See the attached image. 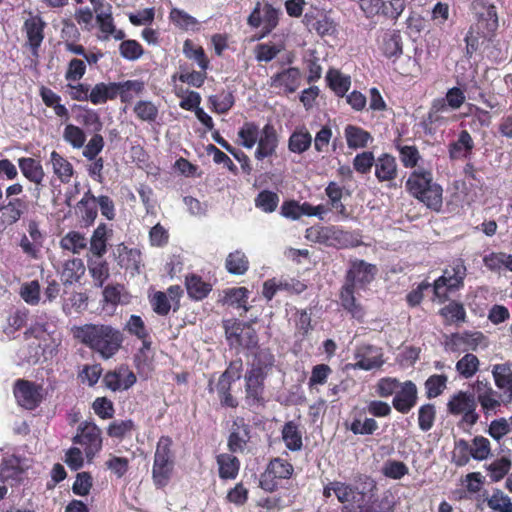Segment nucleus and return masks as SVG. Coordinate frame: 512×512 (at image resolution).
Wrapping results in <instances>:
<instances>
[{"label": "nucleus", "instance_id": "1", "mask_svg": "<svg viewBox=\"0 0 512 512\" xmlns=\"http://www.w3.org/2000/svg\"><path fill=\"white\" fill-rule=\"evenodd\" d=\"M73 337L103 360L113 358L124 343L123 332L103 323H87L72 328Z\"/></svg>", "mask_w": 512, "mask_h": 512}, {"label": "nucleus", "instance_id": "2", "mask_svg": "<svg viewBox=\"0 0 512 512\" xmlns=\"http://www.w3.org/2000/svg\"><path fill=\"white\" fill-rule=\"evenodd\" d=\"M407 192L433 212H440L443 207V188L434 181L429 169H414L406 180Z\"/></svg>", "mask_w": 512, "mask_h": 512}, {"label": "nucleus", "instance_id": "3", "mask_svg": "<svg viewBox=\"0 0 512 512\" xmlns=\"http://www.w3.org/2000/svg\"><path fill=\"white\" fill-rule=\"evenodd\" d=\"M170 436H161L157 442L152 466V480L156 488L166 487L173 475L175 456Z\"/></svg>", "mask_w": 512, "mask_h": 512}, {"label": "nucleus", "instance_id": "4", "mask_svg": "<svg viewBox=\"0 0 512 512\" xmlns=\"http://www.w3.org/2000/svg\"><path fill=\"white\" fill-rule=\"evenodd\" d=\"M467 275V267L462 258L453 259L443 274L433 283V292L440 303L449 299V294L464 287V280Z\"/></svg>", "mask_w": 512, "mask_h": 512}, {"label": "nucleus", "instance_id": "5", "mask_svg": "<svg viewBox=\"0 0 512 512\" xmlns=\"http://www.w3.org/2000/svg\"><path fill=\"white\" fill-rule=\"evenodd\" d=\"M470 11L477 33L484 39L492 40L499 28L497 7L490 0H471Z\"/></svg>", "mask_w": 512, "mask_h": 512}, {"label": "nucleus", "instance_id": "6", "mask_svg": "<svg viewBox=\"0 0 512 512\" xmlns=\"http://www.w3.org/2000/svg\"><path fill=\"white\" fill-rule=\"evenodd\" d=\"M73 443L80 445L86 458L91 461L102 449V431L95 423L84 421L79 424Z\"/></svg>", "mask_w": 512, "mask_h": 512}, {"label": "nucleus", "instance_id": "7", "mask_svg": "<svg viewBox=\"0 0 512 512\" xmlns=\"http://www.w3.org/2000/svg\"><path fill=\"white\" fill-rule=\"evenodd\" d=\"M254 320L249 322L226 320L224 322L225 334L231 345H239L247 349L256 348V330Z\"/></svg>", "mask_w": 512, "mask_h": 512}, {"label": "nucleus", "instance_id": "8", "mask_svg": "<svg viewBox=\"0 0 512 512\" xmlns=\"http://www.w3.org/2000/svg\"><path fill=\"white\" fill-rule=\"evenodd\" d=\"M292 473L293 466L287 460L274 458L258 479V486L265 491L273 492L278 489L281 481L290 478Z\"/></svg>", "mask_w": 512, "mask_h": 512}, {"label": "nucleus", "instance_id": "9", "mask_svg": "<svg viewBox=\"0 0 512 512\" xmlns=\"http://www.w3.org/2000/svg\"><path fill=\"white\" fill-rule=\"evenodd\" d=\"M13 394L19 406L26 410H35L44 400L43 386L26 379H17Z\"/></svg>", "mask_w": 512, "mask_h": 512}, {"label": "nucleus", "instance_id": "10", "mask_svg": "<svg viewBox=\"0 0 512 512\" xmlns=\"http://www.w3.org/2000/svg\"><path fill=\"white\" fill-rule=\"evenodd\" d=\"M476 407L477 402L473 393L468 394L464 391L454 394L447 403L448 412L452 415H462L461 422L470 427L475 425L479 419Z\"/></svg>", "mask_w": 512, "mask_h": 512}, {"label": "nucleus", "instance_id": "11", "mask_svg": "<svg viewBox=\"0 0 512 512\" xmlns=\"http://www.w3.org/2000/svg\"><path fill=\"white\" fill-rule=\"evenodd\" d=\"M473 395L486 416L496 414L502 405L501 394L494 390L487 379H477L472 384Z\"/></svg>", "mask_w": 512, "mask_h": 512}, {"label": "nucleus", "instance_id": "12", "mask_svg": "<svg viewBox=\"0 0 512 512\" xmlns=\"http://www.w3.org/2000/svg\"><path fill=\"white\" fill-rule=\"evenodd\" d=\"M30 202L26 195L21 200H0V233L17 223L29 210Z\"/></svg>", "mask_w": 512, "mask_h": 512}, {"label": "nucleus", "instance_id": "13", "mask_svg": "<svg viewBox=\"0 0 512 512\" xmlns=\"http://www.w3.org/2000/svg\"><path fill=\"white\" fill-rule=\"evenodd\" d=\"M376 273L377 268L374 264L367 263L361 259L351 260L344 283L354 288H363L374 280Z\"/></svg>", "mask_w": 512, "mask_h": 512}, {"label": "nucleus", "instance_id": "14", "mask_svg": "<svg viewBox=\"0 0 512 512\" xmlns=\"http://www.w3.org/2000/svg\"><path fill=\"white\" fill-rule=\"evenodd\" d=\"M45 27L46 22L40 15H30V17L24 21L23 31L26 35L25 46L29 48L31 54L35 57L39 55V49L45 37Z\"/></svg>", "mask_w": 512, "mask_h": 512}, {"label": "nucleus", "instance_id": "15", "mask_svg": "<svg viewBox=\"0 0 512 512\" xmlns=\"http://www.w3.org/2000/svg\"><path fill=\"white\" fill-rule=\"evenodd\" d=\"M136 381V375L127 365H120L103 376L104 386L113 392L128 390Z\"/></svg>", "mask_w": 512, "mask_h": 512}, {"label": "nucleus", "instance_id": "16", "mask_svg": "<svg viewBox=\"0 0 512 512\" xmlns=\"http://www.w3.org/2000/svg\"><path fill=\"white\" fill-rule=\"evenodd\" d=\"M418 402V389L416 384L407 380L401 384L392 399L393 408L401 413L408 414Z\"/></svg>", "mask_w": 512, "mask_h": 512}, {"label": "nucleus", "instance_id": "17", "mask_svg": "<svg viewBox=\"0 0 512 512\" xmlns=\"http://www.w3.org/2000/svg\"><path fill=\"white\" fill-rule=\"evenodd\" d=\"M374 174L379 183H387L389 188L394 186L398 177L396 158L389 153H382L376 158Z\"/></svg>", "mask_w": 512, "mask_h": 512}, {"label": "nucleus", "instance_id": "18", "mask_svg": "<svg viewBox=\"0 0 512 512\" xmlns=\"http://www.w3.org/2000/svg\"><path fill=\"white\" fill-rule=\"evenodd\" d=\"M348 235L347 232L336 227L312 226L306 229V238L312 242L335 246L342 238Z\"/></svg>", "mask_w": 512, "mask_h": 512}, {"label": "nucleus", "instance_id": "19", "mask_svg": "<svg viewBox=\"0 0 512 512\" xmlns=\"http://www.w3.org/2000/svg\"><path fill=\"white\" fill-rule=\"evenodd\" d=\"M281 10L265 3L260 9L258 2V40L270 34L279 24Z\"/></svg>", "mask_w": 512, "mask_h": 512}, {"label": "nucleus", "instance_id": "20", "mask_svg": "<svg viewBox=\"0 0 512 512\" xmlns=\"http://www.w3.org/2000/svg\"><path fill=\"white\" fill-rule=\"evenodd\" d=\"M304 24L309 31H315L319 36H331L336 32V23L327 14L317 11L304 15Z\"/></svg>", "mask_w": 512, "mask_h": 512}, {"label": "nucleus", "instance_id": "21", "mask_svg": "<svg viewBox=\"0 0 512 512\" xmlns=\"http://www.w3.org/2000/svg\"><path fill=\"white\" fill-rule=\"evenodd\" d=\"M76 214L85 227H89L94 224L98 215L97 197H95L91 189H88L83 194L81 200L77 203Z\"/></svg>", "mask_w": 512, "mask_h": 512}, {"label": "nucleus", "instance_id": "22", "mask_svg": "<svg viewBox=\"0 0 512 512\" xmlns=\"http://www.w3.org/2000/svg\"><path fill=\"white\" fill-rule=\"evenodd\" d=\"M355 289L353 286L344 283L340 289L339 298L342 308L351 315L352 318L363 321L365 317V309L355 297Z\"/></svg>", "mask_w": 512, "mask_h": 512}, {"label": "nucleus", "instance_id": "23", "mask_svg": "<svg viewBox=\"0 0 512 512\" xmlns=\"http://www.w3.org/2000/svg\"><path fill=\"white\" fill-rule=\"evenodd\" d=\"M344 137L348 148L351 150L365 149L374 140L369 131L354 124L345 126Z\"/></svg>", "mask_w": 512, "mask_h": 512}, {"label": "nucleus", "instance_id": "24", "mask_svg": "<svg viewBox=\"0 0 512 512\" xmlns=\"http://www.w3.org/2000/svg\"><path fill=\"white\" fill-rule=\"evenodd\" d=\"M184 284L188 297L193 301H202L212 291V284L204 281L200 275L195 273L187 274Z\"/></svg>", "mask_w": 512, "mask_h": 512}, {"label": "nucleus", "instance_id": "25", "mask_svg": "<svg viewBox=\"0 0 512 512\" xmlns=\"http://www.w3.org/2000/svg\"><path fill=\"white\" fill-rule=\"evenodd\" d=\"M278 142L279 135L275 127L271 124H266L260 135L258 134V159L273 155Z\"/></svg>", "mask_w": 512, "mask_h": 512}, {"label": "nucleus", "instance_id": "26", "mask_svg": "<svg viewBox=\"0 0 512 512\" xmlns=\"http://www.w3.org/2000/svg\"><path fill=\"white\" fill-rule=\"evenodd\" d=\"M50 163L52 165L54 175L61 183L68 184L71 182V179L75 174V170L72 163L67 158L54 150L50 154Z\"/></svg>", "mask_w": 512, "mask_h": 512}, {"label": "nucleus", "instance_id": "27", "mask_svg": "<svg viewBox=\"0 0 512 512\" xmlns=\"http://www.w3.org/2000/svg\"><path fill=\"white\" fill-rule=\"evenodd\" d=\"M474 141L467 130H462L456 141L448 146L449 157L451 159L467 158L472 154Z\"/></svg>", "mask_w": 512, "mask_h": 512}, {"label": "nucleus", "instance_id": "28", "mask_svg": "<svg viewBox=\"0 0 512 512\" xmlns=\"http://www.w3.org/2000/svg\"><path fill=\"white\" fill-rule=\"evenodd\" d=\"M18 166L23 176L30 182L40 185L45 177V172L39 160L31 157L18 159Z\"/></svg>", "mask_w": 512, "mask_h": 512}, {"label": "nucleus", "instance_id": "29", "mask_svg": "<svg viewBox=\"0 0 512 512\" xmlns=\"http://www.w3.org/2000/svg\"><path fill=\"white\" fill-rule=\"evenodd\" d=\"M444 325H459L466 322L467 314L464 305L456 300H451L439 310Z\"/></svg>", "mask_w": 512, "mask_h": 512}, {"label": "nucleus", "instance_id": "30", "mask_svg": "<svg viewBox=\"0 0 512 512\" xmlns=\"http://www.w3.org/2000/svg\"><path fill=\"white\" fill-rule=\"evenodd\" d=\"M219 477L222 480H233L238 476L240 461L232 454L222 453L217 455Z\"/></svg>", "mask_w": 512, "mask_h": 512}, {"label": "nucleus", "instance_id": "31", "mask_svg": "<svg viewBox=\"0 0 512 512\" xmlns=\"http://www.w3.org/2000/svg\"><path fill=\"white\" fill-rule=\"evenodd\" d=\"M232 384L233 382L219 376L218 382L216 383L215 387L213 386V380H209L208 391L212 393L216 390V392L218 393L220 403L223 407L236 408L238 406V402L231 394Z\"/></svg>", "mask_w": 512, "mask_h": 512}, {"label": "nucleus", "instance_id": "32", "mask_svg": "<svg viewBox=\"0 0 512 512\" xmlns=\"http://www.w3.org/2000/svg\"><path fill=\"white\" fill-rule=\"evenodd\" d=\"M86 268L84 262L80 258L67 260L61 272V280L64 285H71L78 282L85 274Z\"/></svg>", "mask_w": 512, "mask_h": 512}, {"label": "nucleus", "instance_id": "33", "mask_svg": "<svg viewBox=\"0 0 512 512\" xmlns=\"http://www.w3.org/2000/svg\"><path fill=\"white\" fill-rule=\"evenodd\" d=\"M118 264L126 270L139 272L141 263V252L136 248H128L124 244L118 246Z\"/></svg>", "mask_w": 512, "mask_h": 512}, {"label": "nucleus", "instance_id": "34", "mask_svg": "<svg viewBox=\"0 0 512 512\" xmlns=\"http://www.w3.org/2000/svg\"><path fill=\"white\" fill-rule=\"evenodd\" d=\"M272 80L273 84L283 86L288 92L292 93L300 85L301 72L297 67H290L274 75Z\"/></svg>", "mask_w": 512, "mask_h": 512}, {"label": "nucleus", "instance_id": "35", "mask_svg": "<svg viewBox=\"0 0 512 512\" xmlns=\"http://www.w3.org/2000/svg\"><path fill=\"white\" fill-rule=\"evenodd\" d=\"M334 494L340 503H358L364 499V493L357 486L341 481H334Z\"/></svg>", "mask_w": 512, "mask_h": 512}, {"label": "nucleus", "instance_id": "36", "mask_svg": "<svg viewBox=\"0 0 512 512\" xmlns=\"http://www.w3.org/2000/svg\"><path fill=\"white\" fill-rule=\"evenodd\" d=\"M372 352V346H365L359 349L355 355L357 361L354 367L366 371L381 367L383 365L381 354L370 355Z\"/></svg>", "mask_w": 512, "mask_h": 512}, {"label": "nucleus", "instance_id": "37", "mask_svg": "<svg viewBox=\"0 0 512 512\" xmlns=\"http://www.w3.org/2000/svg\"><path fill=\"white\" fill-rule=\"evenodd\" d=\"M492 375L495 385L508 392L512 398V367L510 363L496 364L493 366Z\"/></svg>", "mask_w": 512, "mask_h": 512}, {"label": "nucleus", "instance_id": "38", "mask_svg": "<svg viewBox=\"0 0 512 512\" xmlns=\"http://www.w3.org/2000/svg\"><path fill=\"white\" fill-rule=\"evenodd\" d=\"M394 146L399 152V159L403 167L408 169H417L421 159L420 152L415 145H402L400 140L394 141Z\"/></svg>", "mask_w": 512, "mask_h": 512}, {"label": "nucleus", "instance_id": "39", "mask_svg": "<svg viewBox=\"0 0 512 512\" xmlns=\"http://www.w3.org/2000/svg\"><path fill=\"white\" fill-rule=\"evenodd\" d=\"M183 53L186 58L195 61L201 70H208L210 60L202 46L194 44L190 39L184 41Z\"/></svg>", "mask_w": 512, "mask_h": 512}, {"label": "nucleus", "instance_id": "40", "mask_svg": "<svg viewBox=\"0 0 512 512\" xmlns=\"http://www.w3.org/2000/svg\"><path fill=\"white\" fill-rule=\"evenodd\" d=\"M249 291L245 287L231 288L225 291L224 303L242 309L240 316L247 313L250 307L247 306Z\"/></svg>", "mask_w": 512, "mask_h": 512}, {"label": "nucleus", "instance_id": "41", "mask_svg": "<svg viewBox=\"0 0 512 512\" xmlns=\"http://www.w3.org/2000/svg\"><path fill=\"white\" fill-rule=\"evenodd\" d=\"M22 475L23 470L15 460H3L0 466V481L14 486L21 482Z\"/></svg>", "mask_w": 512, "mask_h": 512}, {"label": "nucleus", "instance_id": "42", "mask_svg": "<svg viewBox=\"0 0 512 512\" xmlns=\"http://www.w3.org/2000/svg\"><path fill=\"white\" fill-rule=\"evenodd\" d=\"M107 233L108 229L106 224L101 223L92 234L90 240V251L98 258H102L107 252Z\"/></svg>", "mask_w": 512, "mask_h": 512}, {"label": "nucleus", "instance_id": "43", "mask_svg": "<svg viewBox=\"0 0 512 512\" xmlns=\"http://www.w3.org/2000/svg\"><path fill=\"white\" fill-rule=\"evenodd\" d=\"M282 439L286 447L291 451H298L303 446L301 432L298 429V425L293 421H289L283 426Z\"/></svg>", "mask_w": 512, "mask_h": 512}, {"label": "nucleus", "instance_id": "44", "mask_svg": "<svg viewBox=\"0 0 512 512\" xmlns=\"http://www.w3.org/2000/svg\"><path fill=\"white\" fill-rule=\"evenodd\" d=\"M145 90V83L142 80H126L120 82L119 98L121 103L128 104L136 96L141 95Z\"/></svg>", "mask_w": 512, "mask_h": 512}, {"label": "nucleus", "instance_id": "45", "mask_svg": "<svg viewBox=\"0 0 512 512\" xmlns=\"http://www.w3.org/2000/svg\"><path fill=\"white\" fill-rule=\"evenodd\" d=\"M326 80L329 87L338 97H344L351 86L350 77L342 75L337 70H329L326 75Z\"/></svg>", "mask_w": 512, "mask_h": 512}, {"label": "nucleus", "instance_id": "46", "mask_svg": "<svg viewBox=\"0 0 512 512\" xmlns=\"http://www.w3.org/2000/svg\"><path fill=\"white\" fill-rule=\"evenodd\" d=\"M225 267L230 274L242 275L248 270L249 261L243 252L236 250L228 254Z\"/></svg>", "mask_w": 512, "mask_h": 512}, {"label": "nucleus", "instance_id": "47", "mask_svg": "<svg viewBox=\"0 0 512 512\" xmlns=\"http://www.w3.org/2000/svg\"><path fill=\"white\" fill-rule=\"evenodd\" d=\"M87 246V239L78 231H69L60 240V247L74 254L80 253Z\"/></svg>", "mask_w": 512, "mask_h": 512}, {"label": "nucleus", "instance_id": "48", "mask_svg": "<svg viewBox=\"0 0 512 512\" xmlns=\"http://www.w3.org/2000/svg\"><path fill=\"white\" fill-rule=\"evenodd\" d=\"M311 143L312 137L307 130H296L289 137L288 148L293 153L301 154L310 148Z\"/></svg>", "mask_w": 512, "mask_h": 512}, {"label": "nucleus", "instance_id": "49", "mask_svg": "<svg viewBox=\"0 0 512 512\" xmlns=\"http://www.w3.org/2000/svg\"><path fill=\"white\" fill-rule=\"evenodd\" d=\"M103 368L101 364H85L78 371L77 378L81 384L88 385L89 387H94L100 377L102 376Z\"/></svg>", "mask_w": 512, "mask_h": 512}, {"label": "nucleus", "instance_id": "50", "mask_svg": "<svg viewBox=\"0 0 512 512\" xmlns=\"http://www.w3.org/2000/svg\"><path fill=\"white\" fill-rule=\"evenodd\" d=\"M381 51L387 58L399 57L402 54V39L399 32L394 31L384 36Z\"/></svg>", "mask_w": 512, "mask_h": 512}, {"label": "nucleus", "instance_id": "51", "mask_svg": "<svg viewBox=\"0 0 512 512\" xmlns=\"http://www.w3.org/2000/svg\"><path fill=\"white\" fill-rule=\"evenodd\" d=\"M479 364L480 362L476 355L467 353L457 361L456 370L461 377L469 379L476 374Z\"/></svg>", "mask_w": 512, "mask_h": 512}, {"label": "nucleus", "instance_id": "52", "mask_svg": "<svg viewBox=\"0 0 512 512\" xmlns=\"http://www.w3.org/2000/svg\"><path fill=\"white\" fill-rule=\"evenodd\" d=\"M448 378L444 374H433L424 383L426 397L433 399L440 396L446 389Z\"/></svg>", "mask_w": 512, "mask_h": 512}, {"label": "nucleus", "instance_id": "53", "mask_svg": "<svg viewBox=\"0 0 512 512\" xmlns=\"http://www.w3.org/2000/svg\"><path fill=\"white\" fill-rule=\"evenodd\" d=\"M234 425H236L237 428L233 429L230 433L228 438V448L231 452L236 453L243 451L250 436L245 425L239 426L237 422H235Z\"/></svg>", "mask_w": 512, "mask_h": 512}, {"label": "nucleus", "instance_id": "54", "mask_svg": "<svg viewBox=\"0 0 512 512\" xmlns=\"http://www.w3.org/2000/svg\"><path fill=\"white\" fill-rule=\"evenodd\" d=\"M347 428L354 435H372L378 430L379 425L374 418L366 417L362 420L360 417H354Z\"/></svg>", "mask_w": 512, "mask_h": 512}, {"label": "nucleus", "instance_id": "55", "mask_svg": "<svg viewBox=\"0 0 512 512\" xmlns=\"http://www.w3.org/2000/svg\"><path fill=\"white\" fill-rule=\"evenodd\" d=\"M89 272L94 281V285L102 288L110 276L109 265L105 260H96L89 262Z\"/></svg>", "mask_w": 512, "mask_h": 512}, {"label": "nucleus", "instance_id": "56", "mask_svg": "<svg viewBox=\"0 0 512 512\" xmlns=\"http://www.w3.org/2000/svg\"><path fill=\"white\" fill-rule=\"evenodd\" d=\"M511 466V460L506 457H501L494 460L487 467L490 480L492 482H498L502 480L510 471Z\"/></svg>", "mask_w": 512, "mask_h": 512}, {"label": "nucleus", "instance_id": "57", "mask_svg": "<svg viewBox=\"0 0 512 512\" xmlns=\"http://www.w3.org/2000/svg\"><path fill=\"white\" fill-rule=\"evenodd\" d=\"M436 419V408L434 404L426 403L418 409V426L423 432L432 429Z\"/></svg>", "mask_w": 512, "mask_h": 512}, {"label": "nucleus", "instance_id": "58", "mask_svg": "<svg viewBox=\"0 0 512 512\" xmlns=\"http://www.w3.org/2000/svg\"><path fill=\"white\" fill-rule=\"evenodd\" d=\"M63 139L75 149H80L86 141V134L82 128L74 124H67L63 131Z\"/></svg>", "mask_w": 512, "mask_h": 512}, {"label": "nucleus", "instance_id": "59", "mask_svg": "<svg viewBox=\"0 0 512 512\" xmlns=\"http://www.w3.org/2000/svg\"><path fill=\"white\" fill-rule=\"evenodd\" d=\"M124 330L131 336L149 338V330L139 315H131L124 325Z\"/></svg>", "mask_w": 512, "mask_h": 512}, {"label": "nucleus", "instance_id": "60", "mask_svg": "<svg viewBox=\"0 0 512 512\" xmlns=\"http://www.w3.org/2000/svg\"><path fill=\"white\" fill-rule=\"evenodd\" d=\"M133 111L138 119L149 123L154 122L158 117V108L151 101H138Z\"/></svg>", "mask_w": 512, "mask_h": 512}, {"label": "nucleus", "instance_id": "61", "mask_svg": "<svg viewBox=\"0 0 512 512\" xmlns=\"http://www.w3.org/2000/svg\"><path fill=\"white\" fill-rule=\"evenodd\" d=\"M120 55L129 61H135L142 57L144 49L142 45L133 39L123 40L119 45Z\"/></svg>", "mask_w": 512, "mask_h": 512}, {"label": "nucleus", "instance_id": "62", "mask_svg": "<svg viewBox=\"0 0 512 512\" xmlns=\"http://www.w3.org/2000/svg\"><path fill=\"white\" fill-rule=\"evenodd\" d=\"M409 472L408 466L398 460L389 459L382 467V474L390 479L399 480Z\"/></svg>", "mask_w": 512, "mask_h": 512}, {"label": "nucleus", "instance_id": "63", "mask_svg": "<svg viewBox=\"0 0 512 512\" xmlns=\"http://www.w3.org/2000/svg\"><path fill=\"white\" fill-rule=\"evenodd\" d=\"M448 119L439 112L429 111L426 117L423 118L422 127L424 132L429 135H434L440 128L446 126Z\"/></svg>", "mask_w": 512, "mask_h": 512}, {"label": "nucleus", "instance_id": "64", "mask_svg": "<svg viewBox=\"0 0 512 512\" xmlns=\"http://www.w3.org/2000/svg\"><path fill=\"white\" fill-rule=\"evenodd\" d=\"M489 508L499 512H512V501L501 490L497 489L487 500Z\"/></svg>", "mask_w": 512, "mask_h": 512}]
</instances>
